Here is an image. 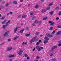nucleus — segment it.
<instances>
[{
  "mask_svg": "<svg viewBox=\"0 0 61 61\" xmlns=\"http://www.w3.org/2000/svg\"><path fill=\"white\" fill-rule=\"evenodd\" d=\"M36 39V37H33L30 41L31 43H32V42H34L35 41Z\"/></svg>",
  "mask_w": 61,
  "mask_h": 61,
  "instance_id": "1",
  "label": "nucleus"
},
{
  "mask_svg": "<svg viewBox=\"0 0 61 61\" xmlns=\"http://www.w3.org/2000/svg\"><path fill=\"white\" fill-rule=\"evenodd\" d=\"M9 31H6V32H5V33L4 34V36H8V34L7 33H9Z\"/></svg>",
  "mask_w": 61,
  "mask_h": 61,
  "instance_id": "2",
  "label": "nucleus"
},
{
  "mask_svg": "<svg viewBox=\"0 0 61 61\" xmlns=\"http://www.w3.org/2000/svg\"><path fill=\"white\" fill-rule=\"evenodd\" d=\"M12 49V47L10 46L9 48L6 49L7 51H11Z\"/></svg>",
  "mask_w": 61,
  "mask_h": 61,
  "instance_id": "3",
  "label": "nucleus"
},
{
  "mask_svg": "<svg viewBox=\"0 0 61 61\" xmlns=\"http://www.w3.org/2000/svg\"><path fill=\"white\" fill-rule=\"evenodd\" d=\"M23 52V51L22 50H20V52H19L18 53L19 55H22V53Z\"/></svg>",
  "mask_w": 61,
  "mask_h": 61,
  "instance_id": "4",
  "label": "nucleus"
},
{
  "mask_svg": "<svg viewBox=\"0 0 61 61\" xmlns=\"http://www.w3.org/2000/svg\"><path fill=\"white\" fill-rule=\"evenodd\" d=\"M43 47H40L39 49H38V51H40L41 50H43Z\"/></svg>",
  "mask_w": 61,
  "mask_h": 61,
  "instance_id": "5",
  "label": "nucleus"
},
{
  "mask_svg": "<svg viewBox=\"0 0 61 61\" xmlns=\"http://www.w3.org/2000/svg\"><path fill=\"white\" fill-rule=\"evenodd\" d=\"M44 39L46 41H48L49 40V38H48L47 37H46L44 38Z\"/></svg>",
  "mask_w": 61,
  "mask_h": 61,
  "instance_id": "6",
  "label": "nucleus"
},
{
  "mask_svg": "<svg viewBox=\"0 0 61 61\" xmlns=\"http://www.w3.org/2000/svg\"><path fill=\"white\" fill-rule=\"evenodd\" d=\"M50 34L48 33H46V35L47 36H48V37H49L50 36Z\"/></svg>",
  "mask_w": 61,
  "mask_h": 61,
  "instance_id": "7",
  "label": "nucleus"
},
{
  "mask_svg": "<svg viewBox=\"0 0 61 61\" xmlns=\"http://www.w3.org/2000/svg\"><path fill=\"white\" fill-rule=\"evenodd\" d=\"M27 16V15H22V18H25Z\"/></svg>",
  "mask_w": 61,
  "mask_h": 61,
  "instance_id": "8",
  "label": "nucleus"
},
{
  "mask_svg": "<svg viewBox=\"0 0 61 61\" xmlns=\"http://www.w3.org/2000/svg\"><path fill=\"white\" fill-rule=\"evenodd\" d=\"M57 47V46H53V47H52L51 49H55V48H56V47Z\"/></svg>",
  "mask_w": 61,
  "mask_h": 61,
  "instance_id": "9",
  "label": "nucleus"
},
{
  "mask_svg": "<svg viewBox=\"0 0 61 61\" xmlns=\"http://www.w3.org/2000/svg\"><path fill=\"white\" fill-rule=\"evenodd\" d=\"M61 34V31H59L57 33V35H59V34Z\"/></svg>",
  "mask_w": 61,
  "mask_h": 61,
  "instance_id": "10",
  "label": "nucleus"
},
{
  "mask_svg": "<svg viewBox=\"0 0 61 61\" xmlns=\"http://www.w3.org/2000/svg\"><path fill=\"white\" fill-rule=\"evenodd\" d=\"M24 31V30H21L20 31V34H21V33H23Z\"/></svg>",
  "mask_w": 61,
  "mask_h": 61,
  "instance_id": "11",
  "label": "nucleus"
},
{
  "mask_svg": "<svg viewBox=\"0 0 61 61\" xmlns=\"http://www.w3.org/2000/svg\"><path fill=\"white\" fill-rule=\"evenodd\" d=\"M38 7H39V5H37L36 6L35 8L36 9L38 8Z\"/></svg>",
  "mask_w": 61,
  "mask_h": 61,
  "instance_id": "12",
  "label": "nucleus"
},
{
  "mask_svg": "<svg viewBox=\"0 0 61 61\" xmlns=\"http://www.w3.org/2000/svg\"><path fill=\"white\" fill-rule=\"evenodd\" d=\"M46 11V10L44 9L43 10H42V11H41V12L42 13H45Z\"/></svg>",
  "mask_w": 61,
  "mask_h": 61,
  "instance_id": "13",
  "label": "nucleus"
},
{
  "mask_svg": "<svg viewBox=\"0 0 61 61\" xmlns=\"http://www.w3.org/2000/svg\"><path fill=\"white\" fill-rule=\"evenodd\" d=\"M54 11H52L50 13V15H52L53 14V13H54Z\"/></svg>",
  "mask_w": 61,
  "mask_h": 61,
  "instance_id": "14",
  "label": "nucleus"
},
{
  "mask_svg": "<svg viewBox=\"0 0 61 61\" xmlns=\"http://www.w3.org/2000/svg\"><path fill=\"white\" fill-rule=\"evenodd\" d=\"M40 47V46H37L36 47V48L38 50V49H39Z\"/></svg>",
  "mask_w": 61,
  "mask_h": 61,
  "instance_id": "15",
  "label": "nucleus"
},
{
  "mask_svg": "<svg viewBox=\"0 0 61 61\" xmlns=\"http://www.w3.org/2000/svg\"><path fill=\"white\" fill-rule=\"evenodd\" d=\"M55 24V22H51V24L50 25H54Z\"/></svg>",
  "mask_w": 61,
  "mask_h": 61,
  "instance_id": "16",
  "label": "nucleus"
},
{
  "mask_svg": "<svg viewBox=\"0 0 61 61\" xmlns=\"http://www.w3.org/2000/svg\"><path fill=\"white\" fill-rule=\"evenodd\" d=\"M39 33H40L39 32H36L35 33V34L36 35H39Z\"/></svg>",
  "mask_w": 61,
  "mask_h": 61,
  "instance_id": "17",
  "label": "nucleus"
},
{
  "mask_svg": "<svg viewBox=\"0 0 61 61\" xmlns=\"http://www.w3.org/2000/svg\"><path fill=\"white\" fill-rule=\"evenodd\" d=\"M53 5V3H51L49 5V6H51L52 5Z\"/></svg>",
  "mask_w": 61,
  "mask_h": 61,
  "instance_id": "18",
  "label": "nucleus"
},
{
  "mask_svg": "<svg viewBox=\"0 0 61 61\" xmlns=\"http://www.w3.org/2000/svg\"><path fill=\"white\" fill-rule=\"evenodd\" d=\"M47 19V17H45L43 19V20H46Z\"/></svg>",
  "mask_w": 61,
  "mask_h": 61,
  "instance_id": "19",
  "label": "nucleus"
},
{
  "mask_svg": "<svg viewBox=\"0 0 61 61\" xmlns=\"http://www.w3.org/2000/svg\"><path fill=\"white\" fill-rule=\"evenodd\" d=\"M47 42H48V41L45 40L44 41V44H46V43H47Z\"/></svg>",
  "mask_w": 61,
  "mask_h": 61,
  "instance_id": "20",
  "label": "nucleus"
},
{
  "mask_svg": "<svg viewBox=\"0 0 61 61\" xmlns=\"http://www.w3.org/2000/svg\"><path fill=\"white\" fill-rule=\"evenodd\" d=\"M53 27H51L50 28V30H53Z\"/></svg>",
  "mask_w": 61,
  "mask_h": 61,
  "instance_id": "21",
  "label": "nucleus"
},
{
  "mask_svg": "<svg viewBox=\"0 0 61 61\" xmlns=\"http://www.w3.org/2000/svg\"><path fill=\"white\" fill-rule=\"evenodd\" d=\"M34 23L35 24H37V23H38V22L37 20H36L35 21Z\"/></svg>",
  "mask_w": 61,
  "mask_h": 61,
  "instance_id": "22",
  "label": "nucleus"
},
{
  "mask_svg": "<svg viewBox=\"0 0 61 61\" xmlns=\"http://www.w3.org/2000/svg\"><path fill=\"white\" fill-rule=\"evenodd\" d=\"M6 21V20H5L3 22H2V24H4V23H5Z\"/></svg>",
  "mask_w": 61,
  "mask_h": 61,
  "instance_id": "23",
  "label": "nucleus"
},
{
  "mask_svg": "<svg viewBox=\"0 0 61 61\" xmlns=\"http://www.w3.org/2000/svg\"><path fill=\"white\" fill-rule=\"evenodd\" d=\"M30 34H27L25 35V36H29L30 35Z\"/></svg>",
  "mask_w": 61,
  "mask_h": 61,
  "instance_id": "24",
  "label": "nucleus"
},
{
  "mask_svg": "<svg viewBox=\"0 0 61 61\" xmlns=\"http://www.w3.org/2000/svg\"><path fill=\"white\" fill-rule=\"evenodd\" d=\"M53 35H51V34H50L49 37H53Z\"/></svg>",
  "mask_w": 61,
  "mask_h": 61,
  "instance_id": "25",
  "label": "nucleus"
},
{
  "mask_svg": "<svg viewBox=\"0 0 61 61\" xmlns=\"http://www.w3.org/2000/svg\"><path fill=\"white\" fill-rule=\"evenodd\" d=\"M56 59H55V58H53L52 60V61H56Z\"/></svg>",
  "mask_w": 61,
  "mask_h": 61,
  "instance_id": "26",
  "label": "nucleus"
},
{
  "mask_svg": "<svg viewBox=\"0 0 61 61\" xmlns=\"http://www.w3.org/2000/svg\"><path fill=\"white\" fill-rule=\"evenodd\" d=\"M30 15H33L34 14V13L33 12H31L30 13Z\"/></svg>",
  "mask_w": 61,
  "mask_h": 61,
  "instance_id": "27",
  "label": "nucleus"
},
{
  "mask_svg": "<svg viewBox=\"0 0 61 61\" xmlns=\"http://www.w3.org/2000/svg\"><path fill=\"white\" fill-rule=\"evenodd\" d=\"M5 25H4L3 26V29H5Z\"/></svg>",
  "mask_w": 61,
  "mask_h": 61,
  "instance_id": "28",
  "label": "nucleus"
},
{
  "mask_svg": "<svg viewBox=\"0 0 61 61\" xmlns=\"http://www.w3.org/2000/svg\"><path fill=\"white\" fill-rule=\"evenodd\" d=\"M46 9L47 10H49L50 9V7H48Z\"/></svg>",
  "mask_w": 61,
  "mask_h": 61,
  "instance_id": "29",
  "label": "nucleus"
},
{
  "mask_svg": "<svg viewBox=\"0 0 61 61\" xmlns=\"http://www.w3.org/2000/svg\"><path fill=\"white\" fill-rule=\"evenodd\" d=\"M59 8V7H57L55 9L56 10H57V9H58Z\"/></svg>",
  "mask_w": 61,
  "mask_h": 61,
  "instance_id": "30",
  "label": "nucleus"
},
{
  "mask_svg": "<svg viewBox=\"0 0 61 61\" xmlns=\"http://www.w3.org/2000/svg\"><path fill=\"white\" fill-rule=\"evenodd\" d=\"M61 15V11H60V12H59V15Z\"/></svg>",
  "mask_w": 61,
  "mask_h": 61,
  "instance_id": "31",
  "label": "nucleus"
},
{
  "mask_svg": "<svg viewBox=\"0 0 61 61\" xmlns=\"http://www.w3.org/2000/svg\"><path fill=\"white\" fill-rule=\"evenodd\" d=\"M25 57H27V56H28V55H27L26 54H25Z\"/></svg>",
  "mask_w": 61,
  "mask_h": 61,
  "instance_id": "32",
  "label": "nucleus"
},
{
  "mask_svg": "<svg viewBox=\"0 0 61 61\" xmlns=\"http://www.w3.org/2000/svg\"><path fill=\"white\" fill-rule=\"evenodd\" d=\"M27 59L28 60H29L30 59V57H27Z\"/></svg>",
  "mask_w": 61,
  "mask_h": 61,
  "instance_id": "33",
  "label": "nucleus"
},
{
  "mask_svg": "<svg viewBox=\"0 0 61 61\" xmlns=\"http://www.w3.org/2000/svg\"><path fill=\"white\" fill-rule=\"evenodd\" d=\"M9 5V4H7L5 5V6H6V7H7V6H8Z\"/></svg>",
  "mask_w": 61,
  "mask_h": 61,
  "instance_id": "34",
  "label": "nucleus"
},
{
  "mask_svg": "<svg viewBox=\"0 0 61 61\" xmlns=\"http://www.w3.org/2000/svg\"><path fill=\"white\" fill-rule=\"evenodd\" d=\"M10 20H9L8 22H7L6 23V24H8V23H10Z\"/></svg>",
  "mask_w": 61,
  "mask_h": 61,
  "instance_id": "35",
  "label": "nucleus"
},
{
  "mask_svg": "<svg viewBox=\"0 0 61 61\" xmlns=\"http://www.w3.org/2000/svg\"><path fill=\"white\" fill-rule=\"evenodd\" d=\"M35 18H36V17H35V16H33V17L32 20H33V19H35Z\"/></svg>",
  "mask_w": 61,
  "mask_h": 61,
  "instance_id": "36",
  "label": "nucleus"
},
{
  "mask_svg": "<svg viewBox=\"0 0 61 61\" xmlns=\"http://www.w3.org/2000/svg\"><path fill=\"white\" fill-rule=\"evenodd\" d=\"M39 44H40V42H38L36 43V45H39Z\"/></svg>",
  "mask_w": 61,
  "mask_h": 61,
  "instance_id": "37",
  "label": "nucleus"
},
{
  "mask_svg": "<svg viewBox=\"0 0 61 61\" xmlns=\"http://www.w3.org/2000/svg\"><path fill=\"white\" fill-rule=\"evenodd\" d=\"M40 57L39 56H37L36 57V59H38V58H39Z\"/></svg>",
  "mask_w": 61,
  "mask_h": 61,
  "instance_id": "38",
  "label": "nucleus"
},
{
  "mask_svg": "<svg viewBox=\"0 0 61 61\" xmlns=\"http://www.w3.org/2000/svg\"><path fill=\"white\" fill-rule=\"evenodd\" d=\"M19 36H17L15 37V39H17V38H19Z\"/></svg>",
  "mask_w": 61,
  "mask_h": 61,
  "instance_id": "39",
  "label": "nucleus"
},
{
  "mask_svg": "<svg viewBox=\"0 0 61 61\" xmlns=\"http://www.w3.org/2000/svg\"><path fill=\"white\" fill-rule=\"evenodd\" d=\"M9 13L10 15H12L13 14V12H10Z\"/></svg>",
  "mask_w": 61,
  "mask_h": 61,
  "instance_id": "40",
  "label": "nucleus"
},
{
  "mask_svg": "<svg viewBox=\"0 0 61 61\" xmlns=\"http://www.w3.org/2000/svg\"><path fill=\"white\" fill-rule=\"evenodd\" d=\"M50 56H53V54H51L50 55Z\"/></svg>",
  "mask_w": 61,
  "mask_h": 61,
  "instance_id": "41",
  "label": "nucleus"
},
{
  "mask_svg": "<svg viewBox=\"0 0 61 61\" xmlns=\"http://www.w3.org/2000/svg\"><path fill=\"white\" fill-rule=\"evenodd\" d=\"M11 57H13L15 56V55H11Z\"/></svg>",
  "mask_w": 61,
  "mask_h": 61,
  "instance_id": "42",
  "label": "nucleus"
},
{
  "mask_svg": "<svg viewBox=\"0 0 61 61\" xmlns=\"http://www.w3.org/2000/svg\"><path fill=\"white\" fill-rule=\"evenodd\" d=\"M13 3L14 4H15V1H14L13 2Z\"/></svg>",
  "mask_w": 61,
  "mask_h": 61,
  "instance_id": "43",
  "label": "nucleus"
},
{
  "mask_svg": "<svg viewBox=\"0 0 61 61\" xmlns=\"http://www.w3.org/2000/svg\"><path fill=\"white\" fill-rule=\"evenodd\" d=\"M49 23L51 24L52 23V21H49Z\"/></svg>",
  "mask_w": 61,
  "mask_h": 61,
  "instance_id": "44",
  "label": "nucleus"
},
{
  "mask_svg": "<svg viewBox=\"0 0 61 61\" xmlns=\"http://www.w3.org/2000/svg\"><path fill=\"white\" fill-rule=\"evenodd\" d=\"M55 31H53L52 33L51 34H55Z\"/></svg>",
  "mask_w": 61,
  "mask_h": 61,
  "instance_id": "45",
  "label": "nucleus"
},
{
  "mask_svg": "<svg viewBox=\"0 0 61 61\" xmlns=\"http://www.w3.org/2000/svg\"><path fill=\"white\" fill-rule=\"evenodd\" d=\"M53 50H52L51 49V50L50 51L51 52H53Z\"/></svg>",
  "mask_w": 61,
  "mask_h": 61,
  "instance_id": "46",
  "label": "nucleus"
},
{
  "mask_svg": "<svg viewBox=\"0 0 61 61\" xmlns=\"http://www.w3.org/2000/svg\"><path fill=\"white\" fill-rule=\"evenodd\" d=\"M9 58H10V57H12V56H11V55H10L9 56Z\"/></svg>",
  "mask_w": 61,
  "mask_h": 61,
  "instance_id": "47",
  "label": "nucleus"
},
{
  "mask_svg": "<svg viewBox=\"0 0 61 61\" xmlns=\"http://www.w3.org/2000/svg\"><path fill=\"white\" fill-rule=\"evenodd\" d=\"M21 17V15H20L18 17V18H20Z\"/></svg>",
  "mask_w": 61,
  "mask_h": 61,
  "instance_id": "48",
  "label": "nucleus"
},
{
  "mask_svg": "<svg viewBox=\"0 0 61 61\" xmlns=\"http://www.w3.org/2000/svg\"><path fill=\"white\" fill-rule=\"evenodd\" d=\"M35 50H36V48H34L33 50V51L34 52V51H35Z\"/></svg>",
  "mask_w": 61,
  "mask_h": 61,
  "instance_id": "49",
  "label": "nucleus"
},
{
  "mask_svg": "<svg viewBox=\"0 0 61 61\" xmlns=\"http://www.w3.org/2000/svg\"><path fill=\"white\" fill-rule=\"evenodd\" d=\"M22 44L23 45H24L25 44V41L23 42L22 43Z\"/></svg>",
  "mask_w": 61,
  "mask_h": 61,
  "instance_id": "50",
  "label": "nucleus"
},
{
  "mask_svg": "<svg viewBox=\"0 0 61 61\" xmlns=\"http://www.w3.org/2000/svg\"><path fill=\"white\" fill-rule=\"evenodd\" d=\"M19 28V27H17V28L16 29H15V32H16V31H17V28Z\"/></svg>",
  "mask_w": 61,
  "mask_h": 61,
  "instance_id": "51",
  "label": "nucleus"
},
{
  "mask_svg": "<svg viewBox=\"0 0 61 61\" xmlns=\"http://www.w3.org/2000/svg\"><path fill=\"white\" fill-rule=\"evenodd\" d=\"M4 18H5V17H2V18H1L0 19H1L3 20V19H4Z\"/></svg>",
  "mask_w": 61,
  "mask_h": 61,
  "instance_id": "52",
  "label": "nucleus"
},
{
  "mask_svg": "<svg viewBox=\"0 0 61 61\" xmlns=\"http://www.w3.org/2000/svg\"><path fill=\"white\" fill-rule=\"evenodd\" d=\"M8 41H11V39H9L8 40Z\"/></svg>",
  "mask_w": 61,
  "mask_h": 61,
  "instance_id": "53",
  "label": "nucleus"
},
{
  "mask_svg": "<svg viewBox=\"0 0 61 61\" xmlns=\"http://www.w3.org/2000/svg\"><path fill=\"white\" fill-rule=\"evenodd\" d=\"M61 46V44H59L58 45V46Z\"/></svg>",
  "mask_w": 61,
  "mask_h": 61,
  "instance_id": "54",
  "label": "nucleus"
},
{
  "mask_svg": "<svg viewBox=\"0 0 61 61\" xmlns=\"http://www.w3.org/2000/svg\"><path fill=\"white\" fill-rule=\"evenodd\" d=\"M32 26H35V24H32Z\"/></svg>",
  "mask_w": 61,
  "mask_h": 61,
  "instance_id": "55",
  "label": "nucleus"
},
{
  "mask_svg": "<svg viewBox=\"0 0 61 61\" xmlns=\"http://www.w3.org/2000/svg\"><path fill=\"white\" fill-rule=\"evenodd\" d=\"M5 2L4 1H3V2H2V3L3 4H5Z\"/></svg>",
  "mask_w": 61,
  "mask_h": 61,
  "instance_id": "56",
  "label": "nucleus"
},
{
  "mask_svg": "<svg viewBox=\"0 0 61 61\" xmlns=\"http://www.w3.org/2000/svg\"><path fill=\"white\" fill-rule=\"evenodd\" d=\"M38 40V39H37L36 41H36H37Z\"/></svg>",
  "mask_w": 61,
  "mask_h": 61,
  "instance_id": "57",
  "label": "nucleus"
},
{
  "mask_svg": "<svg viewBox=\"0 0 61 61\" xmlns=\"http://www.w3.org/2000/svg\"><path fill=\"white\" fill-rule=\"evenodd\" d=\"M26 30H28V27H27L26 28Z\"/></svg>",
  "mask_w": 61,
  "mask_h": 61,
  "instance_id": "58",
  "label": "nucleus"
},
{
  "mask_svg": "<svg viewBox=\"0 0 61 61\" xmlns=\"http://www.w3.org/2000/svg\"><path fill=\"white\" fill-rule=\"evenodd\" d=\"M23 0H21L20 1V2H23Z\"/></svg>",
  "mask_w": 61,
  "mask_h": 61,
  "instance_id": "59",
  "label": "nucleus"
},
{
  "mask_svg": "<svg viewBox=\"0 0 61 61\" xmlns=\"http://www.w3.org/2000/svg\"><path fill=\"white\" fill-rule=\"evenodd\" d=\"M59 43L60 44H61V40L59 41Z\"/></svg>",
  "mask_w": 61,
  "mask_h": 61,
  "instance_id": "60",
  "label": "nucleus"
},
{
  "mask_svg": "<svg viewBox=\"0 0 61 61\" xmlns=\"http://www.w3.org/2000/svg\"><path fill=\"white\" fill-rule=\"evenodd\" d=\"M58 19H59V18L58 17L56 18V20H58Z\"/></svg>",
  "mask_w": 61,
  "mask_h": 61,
  "instance_id": "61",
  "label": "nucleus"
},
{
  "mask_svg": "<svg viewBox=\"0 0 61 61\" xmlns=\"http://www.w3.org/2000/svg\"><path fill=\"white\" fill-rule=\"evenodd\" d=\"M44 0H41V2H44Z\"/></svg>",
  "mask_w": 61,
  "mask_h": 61,
  "instance_id": "62",
  "label": "nucleus"
},
{
  "mask_svg": "<svg viewBox=\"0 0 61 61\" xmlns=\"http://www.w3.org/2000/svg\"><path fill=\"white\" fill-rule=\"evenodd\" d=\"M41 42V40H40L39 41V43H40V42Z\"/></svg>",
  "mask_w": 61,
  "mask_h": 61,
  "instance_id": "63",
  "label": "nucleus"
},
{
  "mask_svg": "<svg viewBox=\"0 0 61 61\" xmlns=\"http://www.w3.org/2000/svg\"><path fill=\"white\" fill-rule=\"evenodd\" d=\"M41 21H40L39 23V24H41Z\"/></svg>",
  "mask_w": 61,
  "mask_h": 61,
  "instance_id": "64",
  "label": "nucleus"
}]
</instances>
